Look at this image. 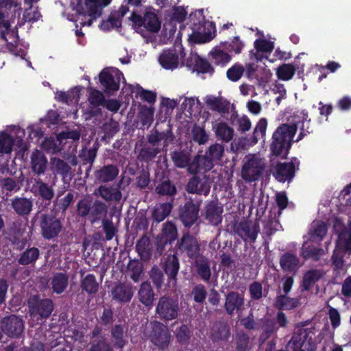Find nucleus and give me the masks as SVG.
Instances as JSON below:
<instances>
[{"mask_svg":"<svg viewBox=\"0 0 351 351\" xmlns=\"http://www.w3.org/2000/svg\"><path fill=\"white\" fill-rule=\"evenodd\" d=\"M1 329L10 337H19L24 330V322L21 317L12 315L1 320Z\"/></svg>","mask_w":351,"mask_h":351,"instance_id":"4468645a","label":"nucleus"},{"mask_svg":"<svg viewBox=\"0 0 351 351\" xmlns=\"http://www.w3.org/2000/svg\"><path fill=\"white\" fill-rule=\"evenodd\" d=\"M130 20L133 23V27L136 31L140 30L143 27L147 32L156 33L161 27V23L157 16L153 12L147 11L143 16L133 12Z\"/></svg>","mask_w":351,"mask_h":351,"instance_id":"6e6552de","label":"nucleus"},{"mask_svg":"<svg viewBox=\"0 0 351 351\" xmlns=\"http://www.w3.org/2000/svg\"><path fill=\"white\" fill-rule=\"evenodd\" d=\"M313 332L311 328H303L298 324L293 335L287 343L288 347H298L306 349L307 351H315L316 344L313 339Z\"/></svg>","mask_w":351,"mask_h":351,"instance_id":"0eeeda50","label":"nucleus"},{"mask_svg":"<svg viewBox=\"0 0 351 351\" xmlns=\"http://www.w3.org/2000/svg\"><path fill=\"white\" fill-rule=\"evenodd\" d=\"M244 306V297L243 295L231 291L226 295L224 308L229 315H232L234 312H241Z\"/></svg>","mask_w":351,"mask_h":351,"instance_id":"b1692460","label":"nucleus"},{"mask_svg":"<svg viewBox=\"0 0 351 351\" xmlns=\"http://www.w3.org/2000/svg\"><path fill=\"white\" fill-rule=\"evenodd\" d=\"M205 103L213 111L219 113H227L230 109V102L220 97L207 96Z\"/></svg>","mask_w":351,"mask_h":351,"instance_id":"2f4dec72","label":"nucleus"},{"mask_svg":"<svg viewBox=\"0 0 351 351\" xmlns=\"http://www.w3.org/2000/svg\"><path fill=\"white\" fill-rule=\"evenodd\" d=\"M123 73L118 69H104L99 75V80L106 93L110 95L119 89Z\"/></svg>","mask_w":351,"mask_h":351,"instance_id":"1a4fd4ad","label":"nucleus"},{"mask_svg":"<svg viewBox=\"0 0 351 351\" xmlns=\"http://www.w3.org/2000/svg\"><path fill=\"white\" fill-rule=\"evenodd\" d=\"M152 244L147 237H141L136 245V252L143 261L149 260L152 254Z\"/></svg>","mask_w":351,"mask_h":351,"instance_id":"4c0bfd02","label":"nucleus"},{"mask_svg":"<svg viewBox=\"0 0 351 351\" xmlns=\"http://www.w3.org/2000/svg\"><path fill=\"white\" fill-rule=\"evenodd\" d=\"M264 171V166L257 158H250L243 166L241 169L242 178L252 182L258 180Z\"/></svg>","mask_w":351,"mask_h":351,"instance_id":"2eb2a0df","label":"nucleus"},{"mask_svg":"<svg viewBox=\"0 0 351 351\" xmlns=\"http://www.w3.org/2000/svg\"><path fill=\"white\" fill-rule=\"evenodd\" d=\"M300 162L294 158L289 162H278L272 171V175L280 182H290L295 176V165H299Z\"/></svg>","mask_w":351,"mask_h":351,"instance_id":"f8f14e48","label":"nucleus"},{"mask_svg":"<svg viewBox=\"0 0 351 351\" xmlns=\"http://www.w3.org/2000/svg\"><path fill=\"white\" fill-rule=\"evenodd\" d=\"M194 69L201 73H213L214 72V69L209 62L199 57L195 59Z\"/></svg>","mask_w":351,"mask_h":351,"instance_id":"774afa93","label":"nucleus"},{"mask_svg":"<svg viewBox=\"0 0 351 351\" xmlns=\"http://www.w3.org/2000/svg\"><path fill=\"white\" fill-rule=\"evenodd\" d=\"M326 224L323 221H314L309 232L310 238L313 241L322 240L327 233Z\"/></svg>","mask_w":351,"mask_h":351,"instance_id":"79ce46f5","label":"nucleus"},{"mask_svg":"<svg viewBox=\"0 0 351 351\" xmlns=\"http://www.w3.org/2000/svg\"><path fill=\"white\" fill-rule=\"evenodd\" d=\"M173 208L171 203L166 202L156 205L152 212L153 219H165Z\"/></svg>","mask_w":351,"mask_h":351,"instance_id":"09e8293b","label":"nucleus"},{"mask_svg":"<svg viewBox=\"0 0 351 351\" xmlns=\"http://www.w3.org/2000/svg\"><path fill=\"white\" fill-rule=\"evenodd\" d=\"M125 328L123 325H116L111 331L112 341L115 347L122 348L126 343L124 338Z\"/></svg>","mask_w":351,"mask_h":351,"instance_id":"de8ad7c7","label":"nucleus"},{"mask_svg":"<svg viewBox=\"0 0 351 351\" xmlns=\"http://www.w3.org/2000/svg\"><path fill=\"white\" fill-rule=\"evenodd\" d=\"M150 182V174L148 169L143 168L136 178V186L141 190L145 189L149 186Z\"/></svg>","mask_w":351,"mask_h":351,"instance_id":"0e129e2a","label":"nucleus"},{"mask_svg":"<svg viewBox=\"0 0 351 351\" xmlns=\"http://www.w3.org/2000/svg\"><path fill=\"white\" fill-rule=\"evenodd\" d=\"M177 236V229L175 225L170 221L166 222L162 230V237L165 239L166 242H171L176 239Z\"/></svg>","mask_w":351,"mask_h":351,"instance_id":"e2e57ef3","label":"nucleus"},{"mask_svg":"<svg viewBox=\"0 0 351 351\" xmlns=\"http://www.w3.org/2000/svg\"><path fill=\"white\" fill-rule=\"evenodd\" d=\"M139 301L146 306L152 304L154 299V293L151 285L147 282H143L138 291Z\"/></svg>","mask_w":351,"mask_h":351,"instance_id":"58836bf2","label":"nucleus"},{"mask_svg":"<svg viewBox=\"0 0 351 351\" xmlns=\"http://www.w3.org/2000/svg\"><path fill=\"white\" fill-rule=\"evenodd\" d=\"M195 260L198 274L204 281L208 282L211 276L208 260L202 256H200Z\"/></svg>","mask_w":351,"mask_h":351,"instance_id":"37998d69","label":"nucleus"},{"mask_svg":"<svg viewBox=\"0 0 351 351\" xmlns=\"http://www.w3.org/2000/svg\"><path fill=\"white\" fill-rule=\"evenodd\" d=\"M178 248L190 258L195 259L200 256V246L196 238L185 234L178 241Z\"/></svg>","mask_w":351,"mask_h":351,"instance_id":"6ab92c4d","label":"nucleus"},{"mask_svg":"<svg viewBox=\"0 0 351 351\" xmlns=\"http://www.w3.org/2000/svg\"><path fill=\"white\" fill-rule=\"evenodd\" d=\"M34 189L35 195L38 197L36 205L38 211L40 213L47 211L46 213L42 215V219H57L56 213L54 210L56 204H52V199L55 195L52 186L38 179L36 180Z\"/></svg>","mask_w":351,"mask_h":351,"instance_id":"f03ea898","label":"nucleus"},{"mask_svg":"<svg viewBox=\"0 0 351 351\" xmlns=\"http://www.w3.org/2000/svg\"><path fill=\"white\" fill-rule=\"evenodd\" d=\"M301 297L290 298L287 294H280L275 298L274 306L280 310H291L301 305Z\"/></svg>","mask_w":351,"mask_h":351,"instance_id":"bb28decb","label":"nucleus"},{"mask_svg":"<svg viewBox=\"0 0 351 351\" xmlns=\"http://www.w3.org/2000/svg\"><path fill=\"white\" fill-rule=\"evenodd\" d=\"M333 228L338 235L339 249L351 253V221H335Z\"/></svg>","mask_w":351,"mask_h":351,"instance_id":"9d476101","label":"nucleus"},{"mask_svg":"<svg viewBox=\"0 0 351 351\" xmlns=\"http://www.w3.org/2000/svg\"><path fill=\"white\" fill-rule=\"evenodd\" d=\"M202 201L194 202L191 198L187 199L183 206L180 207V219H199Z\"/></svg>","mask_w":351,"mask_h":351,"instance_id":"393cba45","label":"nucleus"},{"mask_svg":"<svg viewBox=\"0 0 351 351\" xmlns=\"http://www.w3.org/2000/svg\"><path fill=\"white\" fill-rule=\"evenodd\" d=\"M143 274V265L138 261H130L128 265L127 274L135 282L139 281Z\"/></svg>","mask_w":351,"mask_h":351,"instance_id":"864d4df0","label":"nucleus"},{"mask_svg":"<svg viewBox=\"0 0 351 351\" xmlns=\"http://www.w3.org/2000/svg\"><path fill=\"white\" fill-rule=\"evenodd\" d=\"M192 29L193 33L189 36V40L195 44L208 43L215 36V23L206 20L205 17L198 23H194Z\"/></svg>","mask_w":351,"mask_h":351,"instance_id":"39448f33","label":"nucleus"},{"mask_svg":"<svg viewBox=\"0 0 351 351\" xmlns=\"http://www.w3.org/2000/svg\"><path fill=\"white\" fill-rule=\"evenodd\" d=\"M171 158L174 165L180 169L189 168L191 161L190 154L184 150H175L171 153Z\"/></svg>","mask_w":351,"mask_h":351,"instance_id":"e433bc0d","label":"nucleus"},{"mask_svg":"<svg viewBox=\"0 0 351 351\" xmlns=\"http://www.w3.org/2000/svg\"><path fill=\"white\" fill-rule=\"evenodd\" d=\"M12 204L16 213L22 216L28 215L32 208V202L26 197H16Z\"/></svg>","mask_w":351,"mask_h":351,"instance_id":"ea45409f","label":"nucleus"},{"mask_svg":"<svg viewBox=\"0 0 351 351\" xmlns=\"http://www.w3.org/2000/svg\"><path fill=\"white\" fill-rule=\"evenodd\" d=\"M205 154L213 162H217L221 160L224 154V145L215 143L209 146Z\"/></svg>","mask_w":351,"mask_h":351,"instance_id":"a18cd8bd","label":"nucleus"},{"mask_svg":"<svg viewBox=\"0 0 351 351\" xmlns=\"http://www.w3.org/2000/svg\"><path fill=\"white\" fill-rule=\"evenodd\" d=\"M325 255L324 249L317 247L313 245L305 246L304 244L302 247V256L305 259H313L315 261L320 260Z\"/></svg>","mask_w":351,"mask_h":351,"instance_id":"c03bdc74","label":"nucleus"},{"mask_svg":"<svg viewBox=\"0 0 351 351\" xmlns=\"http://www.w3.org/2000/svg\"><path fill=\"white\" fill-rule=\"evenodd\" d=\"M28 307L32 317L39 315L41 318H47L53 311V304L50 299L39 300L34 295L29 299Z\"/></svg>","mask_w":351,"mask_h":351,"instance_id":"9b49d317","label":"nucleus"},{"mask_svg":"<svg viewBox=\"0 0 351 351\" xmlns=\"http://www.w3.org/2000/svg\"><path fill=\"white\" fill-rule=\"evenodd\" d=\"M161 149L158 147L144 146L138 152V158L144 162H149L154 160L160 153Z\"/></svg>","mask_w":351,"mask_h":351,"instance_id":"603ef678","label":"nucleus"},{"mask_svg":"<svg viewBox=\"0 0 351 351\" xmlns=\"http://www.w3.org/2000/svg\"><path fill=\"white\" fill-rule=\"evenodd\" d=\"M216 138L223 142H230L234 136V130L226 122L221 121L213 127Z\"/></svg>","mask_w":351,"mask_h":351,"instance_id":"cd10ccee","label":"nucleus"},{"mask_svg":"<svg viewBox=\"0 0 351 351\" xmlns=\"http://www.w3.org/2000/svg\"><path fill=\"white\" fill-rule=\"evenodd\" d=\"M211 182L209 176L206 175H204L202 178L193 175L189 179L186 189L189 193L207 196L210 191Z\"/></svg>","mask_w":351,"mask_h":351,"instance_id":"ddd939ff","label":"nucleus"},{"mask_svg":"<svg viewBox=\"0 0 351 351\" xmlns=\"http://www.w3.org/2000/svg\"><path fill=\"white\" fill-rule=\"evenodd\" d=\"M237 233L244 240L254 241L259 232L257 221H240L234 224Z\"/></svg>","mask_w":351,"mask_h":351,"instance_id":"f3484780","label":"nucleus"},{"mask_svg":"<svg viewBox=\"0 0 351 351\" xmlns=\"http://www.w3.org/2000/svg\"><path fill=\"white\" fill-rule=\"evenodd\" d=\"M245 72V67L240 63L237 62L229 68L226 72L227 78L232 82L239 81Z\"/></svg>","mask_w":351,"mask_h":351,"instance_id":"052dcab7","label":"nucleus"},{"mask_svg":"<svg viewBox=\"0 0 351 351\" xmlns=\"http://www.w3.org/2000/svg\"><path fill=\"white\" fill-rule=\"evenodd\" d=\"M52 169L56 174L66 178L71 171V167L64 160L60 158H53L52 160Z\"/></svg>","mask_w":351,"mask_h":351,"instance_id":"13d9d810","label":"nucleus"},{"mask_svg":"<svg viewBox=\"0 0 351 351\" xmlns=\"http://www.w3.org/2000/svg\"><path fill=\"white\" fill-rule=\"evenodd\" d=\"M156 192L160 195L173 197L177 193V189L168 179L161 182L156 186Z\"/></svg>","mask_w":351,"mask_h":351,"instance_id":"3c124183","label":"nucleus"},{"mask_svg":"<svg viewBox=\"0 0 351 351\" xmlns=\"http://www.w3.org/2000/svg\"><path fill=\"white\" fill-rule=\"evenodd\" d=\"M51 284L53 291L60 294L68 286V277L62 273L56 274L52 278Z\"/></svg>","mask_w":351,"mask_h":351,"instance_id":"49530a36","label":"nucleus"},{"mask_svg":"<svg viewBox=\"0 0 351 351\" xmlns=\"http://www.w3.org/2000/svg\"><path fill=\"white\" fill-rule=\"evenodd\" d=\"M154 110L146 106H142L139 112V118L143 126L149 127L153 122Z\"/></svg>","mask_w":351,"mask_h":351,"instance_id":"69168bd1","label":"nucleus"},{"mask_svg":"<svg viewBox=\"0 0 351 351\" xmlns=\"http://www.w3.org/2000/svg\"><path fill=\"white\" fill-rule=\"evenodd\" d=\"M101 130L105 137L112 138L119 130V124L117 121L111 119L103 124Z\"/></svg>","mask_w":351,"mask_h":351,"instance_id":"338daca9","label":"nucleus"},{"mask_svg":"<svg viewBox=\"0 0 351 351\" xmlns=\"http://www.w3.org/2000/svg\"><path fill=\"white\" fill-rule=\"evenodd\" d=\"M210 56L213 62L217 65L225 66L230 60L231 56L226 52L217 47L210 51Z\"/></svg>","mask_w":351,"mask_h":351,"instance_id":"5fc2aeb1","label":"nucleus"},{"mask_svg":"<svg viewBox=\"0 0 351 351\" xmlns=\"http://www.w3.org/2000/svg\"><path fill=\"white\" fill-rule=\"evenodd\" d=\"M297 130L298 125L295 123H283L278 126L272 136V142L270 145L271 154L283 159L286 158Z\"/></svg>","mask_w":351,"mask_h":351,"instance_id":"f257e3e1","label":"nucleus"},{"mask_svg":"<svg viewBox=\"0 0 351 351\" xmlns=\"http://www.w3.org/2000/svg\"><path fill=\"white\" fill-rule=\"evenodd\" d=\"M47 160L45 154L36 149L31 156V167L32 171L38 175L45 173L47 169Z\"/></svg>","mask_w":351,"mask_h":351,"instance_id":"7c9ffc66","label":"nucleus"},{"mask_svg":"<svg viewBox=\"0 0 351 351\" xmlns=\"http://www.w3.org/2000/svg\"><path fill=\"white\" fill-rule=\"evenodd\" d=\"M147 337L154 346L162 350L168 347L171 340V334L168 328L158 321L150 322Z\"/></svg>","mask_w":351,"mask_h":351,"instance_id":"423d86ee","label":"nucleus"},{"mask_svg":"<svg viewBox=\"0 0 351 351\" xmlns=\"http://www.w3.org/2000/svg\"><path fill=\"white\" fill-rule=\"evenodd\" d=\"M206 219H222L223 206L217 199L206 203L204 209Z\"/></svg>","mask_w":351,"mask_h":351,"instance_id":"72a5a7b5","label":"nucleus"},{"mask_svg":"<svg viewBox=\"0 0 351 351\" xmlns=\"http://www.w3.org/2000/svg\"><path fill=\"white\" fill-rule=\"evenodd\" d=\"M134 293L132 285L124 282L115 285L111 290L112 300L119 303L129 302L132 298Z\"/></svg>","mask_w":351,"mask_h":351,"instance_id":"4be33fe9","label":"nucleus"},{"mask_svg":"<svg viewBox=\"0 0 351 351\" xmlns=\"http://www.w3.org/2000/svg\"><path fill=\"white\" fill-rule=\"evenodd\" d=\"M280 265L284 271L292 273L300 267V260L296 255L287 252L280 256Z\"/></svg>","mask_w":351,"mask_h":351,"instance_id":"473e14b6","label":"nucleus"},{"mask_svg":"<svg viewBox=\"0 0 351 351\" xmlns=\"http://www.w3.org/2000/svg\"><path fill=\"white\" fill-rule=\"evenodd\" d=\"M95 194L107 202L120 203L122 193L118 187L108 185H100L95 191Z\"/></svg>","mask_w":351,"mask_h":351,"instance_id":"a878e982","label":"nucleus"},{"mask_svg":"<svg viewBox=\"0 0 351 351\" xmlns=\"http://www.w3.org/2000/svg\"><path fill=\"white\" fill-rule=\"evenodd\" d=\"M324 275V272L322 269H310L306 271L302 278V291H308Z\"/></svg>","mask_w":351,"mask_h":351,"instance_id":"f704fd0d","label":"nucleus"},{"mask_svg":"<svg viewBox=\"0 0 351 351\" xmlns=\"http://www.w3.org/2000/svg\"><path fill=\"white\" fill-rule=\"evenodd\" d=\"M162 267L169 278L176 280L180 268L179 261L176 255L175 254L168 255L164 261Z\"/></svg>","mask_w":351,"mask_h":351,"instance_id":"c9c22d12","label":"nucleus"},{"mask_svg":"<svg viewBox=\"0 0 351 351\" xmlns=\"http://www.w3.org/2000/svg\"><path fill=\"white\" fill-rule=\"evenodd\" d=\"M99 284L93 274L86 275L82 281V289L88 293H95L98 290Z\"/></svg>","mask_w":351,"mask_h":351,"instance_id":"680f3d73","label":"nucleus"},{"mask_svg":"<svg viewBox=\"0 0 351 351\" xmlns=\"http://www.w3.org/2000/svg\"><path fill=\"white\" fill-rule=\"evenodd\" d=\"M119 173V168L116 164H107L99 166L94 171L95 180L101 184L114 181Z\"/></svg>","mask_w":351,"mask_h":351,"instance_id":"a211bd4d","label":"nucleus"},{"mask_svg":"<svg viewBox=\"0 0 351 351\" xmlns=\"http://www.w3.org/2000/svg\"><path fill=\"white\" fill-rule=\"evenodd\" d=\"M167 127L168 128L167 130L161 132L156 129H153L151 133L147 136L148 143L151 145L156 147L159 142L163 141L162 149L167 150L169 143L172 142L174 138L171 125L168 124Z\"/></svg>","mask_w":351,"mask_h":351,"instance_id":"412c9836","label":"nucleus"},{"mask_svg":"<svg viewBox=\"0 0 351 351\" xmlns=\"http://www.w3.org/2000/svg\"><path fill=\"white\" fill-rule=\"evenodd\" d=\"M340 204L338 206L339 213L345 214L351 219V183L347 185L339 195Z\"/></svg>","mask_w":351,"mask_h":351,"instance_id":"c85d7f7f","label":"nucleus"},{"mask_svg":"<svg viewBox=\"0 0 351 351\" xmlns=\"http://www.w3.org/2000/svg\"><path fill=\"white\" fill-rule=\"evenodd\" d=\"M214 167V162L205 154L204 156L197 155L191 161L188 169V173L192 175L202 173L210 171Z\"/></svg>","mask_w":351,"mask_h":351,"instance_id":"5701e85b","label":"nucleus"},{"mask_svg":"<svg viewBox=\"0 0 351 351\" xmlns=\"http://www.w3.org/2000/svg\"><path fill=\"white\" fill-rule=\"evenodd\" d=\"M77 213L80 217H88L90 219H107L108 207L101 200L86 196L77 202Z\"/></svg>","mask_w":351,"mask_h":351,"instance_id":"7ed1b4c3","label":"nucleus"},{"mask_svg":"<svg viewBox=\"0 0 351 351\" xmlns=\"http://www.w3.org/2000/svg\"><path fill=\"white\" fill-rule=\"evenodd\" d=\"M158 61L165 69L173 70L178 66V56L175 49L165 50L159 56Z\"/></svg>","mask_w":351,"mask_h":351,"instance_id":"c756f323","label":"nucleus"},{"mask_svg":"<svg viewBox=\"0 0 351 351\" xmlns=\"http://www.w3.org/2000/svg\"><path fill=\"white\" fill-rule=\"evenodd\" d=\"M13 138L6 132L0 133V153L9 154L12 151Z\"/></svg>","mask_w":351,"mask_h":351,"instance_id":"bf43d9fd","label":"nucleus"},{"mask_svg":"<svg viewBox=\"0 0 351 351\" xmlns=\"http://www.w3.org/2000/svg\"><path fill=\"white\" fill-rule=\"evenodd\" d=\"M132 92L136 93V97H140L141 100L154 104L156 100V94L151 90L143 89L139 84L132 87Z\"/></svg>","mask_w":351,"mask_h":351,"instance_id":"8fccbe9b","label":"nucleus"},{"mask_svg":"<svg viewBox=\"0 0 351 351\" xmlns=\"http://www.w3.org/2000/svg\"><path fill=\"white\" fill-rule=\"evenodd\" d=\"M102 7L97 0H77L73 10L80 15H88L97 19L101 14Z\"/></svg>","mask_w":351,"mask_h":351,"instance_id":"dca6fc26","label":"nucleus"},{"mask_svg":"<svg viewBox=\"0 0 351 351\" xmlns=\"http://www.w3.org/2000/svg\"><path fill=\"white\" fill-rule=\"evenodd\" d=\"M180 311L178 300L169 296L160 298L156 306V317L165 322L177 319Z\"/></svg>","mask_w":351,"mask_h":351,"instance_id":"20e7f679","label":"nucleus"},{"mask_svg":"<svg viewBox=\"0 0 351 351\" xmlns=\"http://www.w3.org/2000/svg\"><path fill=\"white\" fill-rule=\"evenodd\" d=\"M295 73V67L291 64H282L276 70V75L279 80H290Z\"/></svg>","mask_w":351,"mask_h":351,"instance_id":"6e6d98bb","label":"nucleus"},{"mask_svg":"<svg viewBox=\"0 0 351 351\" xmlns=\"http://www.w3.org/2000/svg\"><path fill=\"white\" fill-rule=\"evenodd\" d=\"M39 257V250L36 247L26 250L19 258L18 262L21 265H26L34 263Z\"/></svg>","mask_w":351,"mask_h":351,"instance_id":"4d7b16f0","label":"nucleus"},{"mask_svg":"<svg viewBox=\"0 0 351 351\" xmlns=\"http://www.w3.org/2000/svg\"><path fill=\"white\" fill-rule=\"evenodd\" d=\"M230 336L231 328L226 321L215 322L210 328V337L215 343L227 341Z\"/></svg>","mask_w":351,"mask_h":351,"instance_id":"aec40b11","label":"nucleus"},{"mask_svg":"<svg viewBox=\"0 0 351 351\" xmlns=\"http://www.w3.org/2000/svg\"><path fill=\"white\" fill-rule=\"evenodd\" d=\"M43 235L46 239L56 237L61 229L60 221H42Z\"/></svg>","mask_w":351,"mask_h":351,"instance_id":"a19ab883","label":"nucleus"}]
</instances>
